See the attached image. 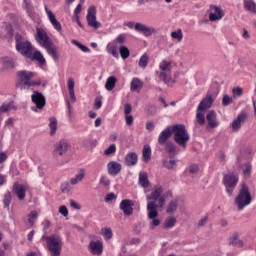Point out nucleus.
I'll list each match as a JSON object with an SVG mask.
<instances>
[{
    "label": "nucleus",
    "mask_w": 256,
    "mask_h": 256,
    "mask_svg": "<svg viewBox=\"0 0 256 256\" xmlns=\"http://www.w3.org/2000/svg\"><path fill=\"white\" fill-rule=\"evenodd\" d=\"M18 79L16 80L15 87L20 91H29L31 87H37L41 85V80H32L35 77V73L27 70H20L17 72Z\"/></svg>",
    "instance_id": "f257e3e1"
},
{
    "label": "nucleus",
    "mask_w": 256,
    "mask_h": 256,
    "mask_svg": "<svg viewBox=\"0 0 256 256\" xmlns=\"http://www.w3.org/2000/svg\"><path fill=\"white\" fill-rule=\"evenodd\" d=\"M42 240L46 241L48 251L50 256H61V251L63 249V240L57 234L51 236H42Z\"/></svg>",
    "instance_id": "f03ea898"
},
{
    "label": "nucleus",
    "mask_w": 256,
    "mask_h": 256,
    "mask_svg": "<svg viewBox=\"0 0 256 256\" xmlns=\"http://www.w3.org/2000/svg\"><path fill=\"white\" fill-rule=\"evenodd\" d=\"M172 134L174 135L175 143H177V145L185 149V147H187V143H189V140L191 139V137L189 136V132H187V129L185 128V125H173Z\"/></svg>",
    "instance_id": "7ed1b4c3"
},
{
    "label": "nucleus",
    "mask_w": 256,
    "mask_h": 256,
    "mask_svg": "<svg viewBox=\"0 0 256 256\" xmlns=\"http://www.w3.org/2000/svg\"><path fill=\"white\" fill-rule=\"evenodd\" d=\"M251 193L249 192V187L246 184H242V187L239 191L238 196L235 198V203L238 207V211H241L247 207V205H251Z\"/></svg>",
    "instance_id": "20e7f679"
},
{
    "label": "nucleus",
    "mask_w": 256,
    "mask_h": 256,
    "mask_svg": "<svg viewBox=\"0 0 256 256\" xmlns=\"http://www.w3.org/2000/svg\"><path fill=\"white\" fill-rule=\"evenodd\" d=\"M15 43L16 51H18V53H21L23 57H31V53H33V44L27 40H24L21 34L15 35Z\"/></svg>",
    "instance_id": "39448f33"
},
{
    "label": "nucleus",
    "mask_w": 256,
    "mask_h": 256,
    "mask_svg": "<svg viewBox=\"0 0 256 256\" xmlns=\"http://www.w3.org/2000/svg\"><path fill=\"white\" fill-rule=\"evenodd\" d=\"M157 209H159V206L154 201L147 203L148 219H152L150 223V229L152 230L161 225V220L157 218L159 216Z\"/></svg>",
    "instance_id": "423d86ee"
},
{
    "label": "nucleus",
    "mask_w": 256,
    "mask_h": 256,
    "mask_svg": "<svg viewBox=\"0 0 256 256\" xmlns=\"http://www.w3.org/2000/svg\"><path fill=\"white\" fill-rule=\"evenodd\" d=\"M125 27H128L129 29H135L138 33H142L144 37H151L153 33H157V30L154 27H149L143 23H135V22H126L124 23Z\"/></svg>",
    "instance_id": "0eeeda50"
},
{
    "label": "nucleus",
    "mask_w": 256,
    "mask_h": 256,
    "mask_svg": "<svg viewBox=\"0 0 256 256\" xmlns=\"http://www.w3.org/2000/svg\"><path fill=\"white\" fill-rule=\"evenodd\" d=\"M222 183L226 188V193L231 197L233 195V191H235V187H237V183H239V177L233 173L224 174Z\"/></svg>",
    "instance_id": "6e6552de"
},
{
    "label": "nucleus",
    "mask_w": 256,
    "mask_h": 256,
    "mask_svg": "<svg viewBox=\"0 0 256 256\" xmlns=\"http://www.w3.org/2000/svg\"><path fill=\"white\" fill-rule=\"evenodd\" d=\"M163 194V187L157 186L155 189L151 192L150 195L146 197V200L148 203H151V201H154L157 203L158 201V209H163L165 207V196Z\"/></svg>",
    "instance_id": "1a4fd4ad"
},
{
    "label": "nucleus",
    "mask_w": 256,
    "mask_h": 256,
    "mask_svg": "<svg viewBox=\"0 0 256 256\" xmlns=\"http://www.w3.org/2000/svg\"><path fill=\"white\" fill-rule=\"evenodd\" d=\"M31 101L34 103L35 106L31 107V111H35L37 113V109H43L45 105H47V99L43 93L35 90L31 96Z\"/></svg>",
    "instance_id": "9d476101"
},
{
    "label": "nucleus",
    "mask_w": 256,
    "mask_h": 256,
    "mask_svg": "<svg viewBox=\"0 0 256 256\" xmlns=\"http://www.w3.org/2000/svg\"><path fill=\"white\" fill-rule=\"evenodd\" d=\"M35 41L40 45V47H47L53 45L51 38L47 35V32L43 28H36Z\"/></svg>",
    "instance_id": "9b49d317"
},
{
    "label": "nucleus",
    "mask_w": 256,
    "mask_h": 256,
    "mask_svg": "<svg viewBox=\"0 0 256 256\" xmlns=\"http://www.w3.org/2000/svg\"><path fill=\"white\" fill-rule=\"evenodd\" d=\"M86 19L89 27H92L93 29H99V27H101L100 22L97 21V8L95 6H90L88 8Z\"/></svg>",
    "instance_id": "f8f14e48"
},
{
    "label": "nucleus",
    "mask_w": 256,
    "mask_h": 256,
    "mask_svg": "<svg viewBox=\"0 0 256 256\" xmlns=\"http://www.w3.org/2000/svg\"><path fill=\"white\" fill-rule=\"evenodd\" d=\"M68 149L69 143L67 142V140H60L54 145L53 158L59 159V157H62V155H65V153H67Z\"/></svg>",
    "instance_id": "ddd939ff"
},
{
    "label": "nucleus",
    "mask_w": 256,
    "mask_h": 256,
    "mask_svg": "<svg viewBox=\"0 0 256 256\" xmlns=\"http://www.w3.org/2000/svg\"><path fill=\"white\" fill-rule=\"evenodd\" d=\"M133 205H135L133 200L124 199L120 202L119 209L123 211L125 217H131L133 215Z\"/></svg>",
    "instance_id": "4468645a"
},
{
    "label": "nucleus",
    "mask_w": 256,
    "mask_h": 256,
    "mask_svg": "<svg viewBox=\"0 0 256 256\" xmlns=\"http://www.w3.org/2000/svg\"><path fill=\"white\" fill-rule=\"evenodd\" d=\"M171 135H173L172 126L166 127L158 136V145L163 146L166 143H169V139H171Z\"/></svg>",
    "instance_id": "2eb2a0df"
},
{
    "label": "nucleus",
    "mask_w": 256,
    "mask_h": 256,
    "mask_svg": "<svg viewBox=\"0 0 256 256\" xmlns=\"http://www.w3.org/2000/svg\"><path fill=\"white\" fill-rule=\"evenodd\" d=\"M13 193L18 197L19 201H24L27 193V186L15 182L12 187Z\"/></svg>",
    "instance_id": "dca6fc26"
},
{
    "label": "nucleus",
    "mask_w": 256,
    "mask_h": 256,
    "mask_svg": "<svg viewBox=\"0 0 256 256\" xmlns=\"http://www.w3.org/2000/svg\"><path fill=\"white\" fill-rule=\"evenodd\" d=\"M108 169V175H112V177H115L121 173V169H123V166H121V163L117 161H110L107 164Z\"/></svg>",
    "instance_id": "f3484780"
},
{
    "label": "nucleus",
    "mask_w": 256,
    "mask_h": 256,
    "mask_svg": "<svg viewBox=\"0 0 256 256\" xmlns=\"http://www.w3.org/2000/svg\"><path fill=\"white\" fill-rule=\"evenodd\" d=\"M210 9H213L214 12H211L209 14V20L210 21H219L225 17V12H223V9L219 6L211 5Z\"/></svg>",
    "instance_id": "a211bd4d"
},
{
    "label": "nucleus",
    "mask_w": 256,
    "mask_h": 256,
    "mask_svg": "<svg viewBox=\"0 0 256 256\" xmlns=\"http://www.w3.org/2000/svg\"><path fill=\"white\" fill-rule=\"evenodd\" d=\"M89 251L92 255H101L103 253V242L99 240L91 241L89 243Z\"/></svg>",
    "instance_id": "6ab92c4d"
},
{
    "label": "nucleus",
    "mask_w": 256,
    "mask_h": 256,
    "mask_svg": "<svg viewBox=\"0 0 256 256\" xmlns=\"http://www.w3.org/2000/svg\"><path fill=\"white\" fill-rule=\"evenodd\" d=\"M240 236L241 234H239V232L232 233L231 236L228 238L229 245H231L232 247H243L245 243L243 242V240L239 239Z\"/></svg>",
    "instance_id": "aec40b11"
},
{
    "label": "nucleus",
    "mask_w": 256,
    "mask_h": 256,
    "mask_svg": "<svg viewBox=\"0 0 256 256\" xmlns=\"http://www.w3.org/2000/svg\"><path fill=\"white\" fill-rule=\"evenodd\" d=\"M45 11L48 15V19L50 21V23L53 25L54 29H56V31L61 32L62 31V27H61V22H59V20H57V18L55 17V14H53V12L51 10H49V8L45 7Z\"/></svg>",
    "instance_id": "412c9836"
},
{
    "label": "nucleus",
    "mask_w": 256,
    "mask_h": 256,
    "mask_svg": "<svg viewBox=\"0 0 256 256\" xmlns=\"http://www.w3.org/2000/svg\"><path fill=\"white\" fill-rule=\"evenodd\" d=\"M139 161V156L135 152H129L124 158V163L127 167H135Z\"/></svg>",
    "instance_id": "4be33fe9"
},
{
    "label": "nucleus",
    "mask_w": 256,
    "mask_h": 256,
    "mask_svg": "<svg viewBox=\"0 0 256 256\" xmlns=\"http://www.w3.org/2000/svg\"><path fill=\"white\" fill-rule=\"evenodd\" d=\"M247 119L246 113H240L237 118L232 122L231 127L233 131H239L241 129V124L245 123V120Z\"/></svg>",
    "instance_id": "5701e85b"
},
{
    "label": "nucleus",
    "mask_w": 256,
    "mask_h": 256,
    "mask_svg": "<svg viewBox=\"0 0 256 256\" xmlns=\"http://www.w3.org/2000/svg\"><path fill=\"white\" fill-rule=\"evenodd\" d=\"M211 105H213V97L211 95L206 96L199 103L197 111H206V109H210Z\"/></svg>",
    "instance_id": "b1692460"
},
{
    "label": "nucleus",
    "mask_w": 256,
    "mask_h": 256,
    "mask_svg": "<svg viewBox=\"0 0 256 256\" xmlns=\"http://www.w3.org/2000/svg\"><path fill=\"white\" fill-rule=\"evenodd\" d=\"M206 119L211 129H215V127L219 126V122H217V114L215 113V111L210 110L206 115Z\"/></svg>",
    "instance_id": "393cba45"
},
{
    "label": "nucleus",
    "mask_w": 256,
    "mask_h": 256,
    "mask_svg": "<svg viewBox=\"0 0 256 256\" xmlns=\"http://www.w3.org/2000/svg\"><path fill=\"white\" fill-rule=\"evenodd\" d=\"M162 147H164V150L168 153L170 159L175 157L177 153V146L173 142H166Z\"/></svg>",
    "instance_id": "a878e982"
},
{
    "label": "nucleus",
    "mask_w": 256,
    "mask_h": 256,
    "mask_svg": "<svg viewBox=\"0 0 256 256\" xmlns=\"http://www.w3.org/2000/svg\"><path fill=\"white\" fill-rule=\"evenodd\" d=\"M27 59H31V61H38L40 65H45L46 60L41 51L36 50L34 53H31V56H28Z\"/></svg>",
    "instance_id": "bb28decb"
},
{
    "label": "nucleus",
    "mask_w": 256,
    "mask_h": 256,
    "mask_svg": "<svg viewBox=\"0 0 256 256\" xmlns=\"http://www.w3.org/2000/svg\"><path fill=\"white\" fill-rule=\"evenodd\" d=\"M130 89L131 91H137L139 93V91L143 89V81L139 78H133L130 83Z\"/></svg>",
    "instance_id": "cd10ccee"
},
{
    "label": "nucleus",
    "mask_w": 256,
    "mask_h": 256,
    "mask_svg": "<svg viewBox=\"0 0 256 256\" xmlns=\"http://www.w3.org/2000/svg\"><path fill=\"white\" fill-rule=\"evenodd\" d=\"M138 181L143 189H147V187H149V177L147 176V172H140Z\"/></svg>",
    "instance_id": "c85d7f7f"
},
{
    "label": "nucleus",
    "mask_w": 256,
    "mask_h": 256,
    "mask_svg": "<svg viewBox=\"0 0 256 256\" xmlns=\"http://www.w3.org/2000/svg\"><path fill=\"white\" fill-rule=\"evenodd\" d=\"M48 55H51L54 61H59V55L57 54V47L53 46V44H48L47 47H45Z\"/></svg>",
    "instance_id": "c756f323"
},
{
    "label": "nucleus",
    "mask_w": 256,
    "mask_h": 256,
    "mask_svg": "<svg viewBox=\"0 0 256 256\" xmlns=\"http://www.w3.org/2000/svg\"><path fill=\"white\" fill-rule=\"evenodd\" d=\"M4 69H15V60L11 57H5L2 60Z\"/></svg>",
    "instance_id": "7c9ffc66"
},
{
    "label": "nucleus",
    "mask_w": 256,
    "mask_h": 256,
    "mask_svg": "<svg viewBox=\"0 0 256 256\" xmlns=\"http://www.w3.org/2000/svg\"><path fill=\"white\" fill-rule=\"evenodd\" d=\"M116 84H117V78L115 76H110L106 80L105 89H107V91H113V89H115Z\"/></svg>",
    "instance_id": "2f4dec72"
},
{
    "label": "nucleus",
    "mask_w": 256,
    "mask_h": 256,
    "mask_svg": "<svg viewBox=\"0 0 256 256\" xmlns=\"http://www.w3.org/2000/svg\"><path fill=\"white\" fill-rule=\"evenodd\" d=\"M11 201H13V195L11 194L10 191H7L4 194V197L2 200L5 209H9V207L11 206Z\"/></svg>",
    "instance_id": "473e14b6"
},
{
    "label": "nucleus",
    "mask_w": 256,
    "mask_h": 256,
    "mask_svg": "<svg viewBox=\"0 0 256 256\" xmlns=\"http://www.w3.org/2000/svg\"><path fill=\"white\" fill-rule=\"evenodd\" d=\"M142 155H143L144 162L149 163V161H151V146L144 145Z\"/></svg>",
    "instance_id": "72a5a7b5"
},
{
    "label": "nucleus",
    "mask_w": 256,
    "mask_h": 256,
    "mask_svg": "<svg viewBox=\"0 0 256 256\" xmlns=\"http://www.w3.org/2000/svg\"><path fill=\"white\" fill-rule=\"evenodd\" d=\"M176 224L177 218H175L174 216H170L164 222V229H173V227H175Z\"/></svg>",
    "instance_id": "f704fd0d"
},
{
    "label": "nucleus",
    "mask_w": 256,
    "mask_h": 256,
    "mask_svg": "<svg viewBox=\"0 0 256 256\" xmlns=\"http://www.w3.org/2000/svg\"><path fill=\"white\" fill-rule=\"evenodd\" d=\"M162 165H163V167H165V169H175V167H177V160L163 159Z\"/></svg>",
    "instance_id": "c9c22d12"
},
{
    "label": "nucleus",
    "mask_w": 256,
    "mask_h": 256,
    "mask_svg": "<svg viewBox=\"0 0 256 256\" xmlns=\"http://www.w3.org/2000/svg\"><path fill=\"white\" fill-rule=\"evenodd\" d=\"M177 207H179V204H177V200H172L167 206L166 213L168 215H173L175 211H177Z\"/></svg>",
    "instance_id": "e433bc0d"
},
{
    "label": "nucleus",
    "mask_w": 256,
    "mask_h": 256,
    "mask_svg": "<svg viewBox=\"0 0 256 256\" xmlns=\"http://www.w3.org/2000/svg\"><path fill=\"white\" fill-rule=\"evenodd\" d=\"M83 145L89 149H95V147H97V139L86 138L83 140Z\"/></svg>",
    "instance_id": "4c0bfd02"
},
{
    "label": "nucleus",
    "mask_w": 256,
    "mask_h": 256,
    "mask_svg": "<svg viewBox=\"0 0 256 256\" xmlns=\"http://www.w3.org/2000/svg\"><path fill=\"white\" fill-rule=\"evenodd\" d=\"M49 121L50 135H55L57 133V118L51 117Z\"/></svg>",
    "instance_id": "58836bf2"
},
{
    "label": "nucleus",
    "mask_w": 256,
    "mask_h": 256,
    "mask_svg": "<svg viewBox=\"0 0 256 256\" xmlns=\"http://www.w3.org/2000/svg\"><path fill=\"white\" fill-rule=\"evenodd\" d=\"M119 53L122 59H129L131 55V51L129 50V48H127V46H121L119 49Z\"/></svg>",
    "instance_id": "ea45409f"
},
{
    "label": "nucleus",
    "mask_w": 256,
    "mask_h": 256,
    "mask_svg": "<svg viewBox=\"0 0 256 256\" xmlns=\"http://www.w3.org/2000/svg\"><path fill=\"white\" fill-rule=\"evenodd\" d=\"M139 67H141L142 69H145V67H147V65H149V55L147 54H143L138 62Z\"/></svg>",
    "instance_id": "a19ab883"
},
{
    "label": "nucleus",
    "mask_w": 256,
    "mask_h": 256,
    "mask_svg": "<svg viewBox=\"0 0 256 256\" xmlns=\"http://www.w3.org/2000/svg\"><path fill=\"white\" fill-rule=\"evenodd\" d=\"M72 44L76 45V47L78 49H80L83 53H91V49H89V47L81 44L79 41L77 40H72Z\"/></svg>",
    "instance_id": "79ce46f5"
},
{
    "label": "nucleus",
    "mask_w": 256,
    "mask_h": 256,
    "mask_svg": "<svg viewBox=\"0 0 256 256\" xmlns=\"http://www.w3.org/2000/svg\"><path fill=\"white\" fill-rule=\"evenodd\" d=\"M243 173L246 177H249L251 175L252 171V166L251 162H246L245 164L242 165Z\"/></svg>",
    "instance_id": "37998d69"
},
{
    "label": "nucleus",
    "mask_w": 256,
    "mask_h": 256,
    "mask_svg": "<svg viewBox=\"0 0 256 256\" xmlns=\"http://www.w3.org/2000/svg\"><path fill=\"white\" fill-rule=\"evenodd\" d=\"M172 39H177V41H183V30L178 29L177 31H174L171 33Z\"/></svg>",
    "instance_id": "c03bdc74"
},
{
    "label": "nucleus",
    "mask_w": 256,
    "mask_h": 256,
    "mask_svg": "<svg viewBox=\"0 0 256 256\" xmlns=\"http://www.w3.org/2000/svg\"><path fill=\"white\" fill-rule=\"evenodd\" d=\"M117 152V146L115 144H111L105 151L104 155H114Z\"/></svg>",
    "instance_id": "a18cd8bd"
},
{
    "label": "nucleus",
    "mask_w": 256,
    "mask_h": 256,
    "mask_svg": "<svg viewBox=\"0 0 256 256\" xmlns=\"http://www.w3.org/2000/svg\"><path fill=\"white\" fill-rule=\"evenodd\" d=\"M231 103H233V98H231L229 95H224L222 98L223 107H228V105H231Z\"/></svg>",
    "instance_id": "49530a36"
},
{
    "label": "nucleus",
    "mask_w": 256,
    "mask_h": 256,
    "mask_svg": "<svg viewBox=\"0 0 256 256\" xmlns=\"http://www.w3.org/2000/svg\"><path fill=\"white\" fill-rule=\"evenodd\" d=\"M38 215H37V211H32L29 215H28V223H30L31 225H35V219H37Z\"/></svg>",
    "instance_id": "de8ad7c7"
},
{
    "label": "nucleus",
    "mask_w": 256,
    "mask_h": 256,
    "mask_svg": "<svg viewBox=\"0 0 256 256\" xmlns=\"http://www.w3.org/2000/svg\"><path fill=\"white\" fill-rule=\"evenodd\" d=\"M159 79L160 81H163V83H169L171 81V76L167 75L165 72H160Z\"/></svg>",
    "instance_id": "09e8293b"
},
{
    "label": "nucleus",
    "mask_w": 256,
    "mask_h": 256,
    "mask_svg": "<svg viewBox=\"0 0 256 256\" xmlns=\"http://www.w3.org/2000/svg\"><path fill=\"white\" fill-rule=\"evenodd\" d=\"M196 119H197L199 125H205V115H203V113L199 112V110L196 114Z\"/></svg>",
    "instance_id": "8fccbe9b"
},
{
    "label": "nucleus",
    "mask_w": 256,
    "mask_h": 256,
    "mask_svg": "<svg viewBox=\"0 0 256 256\" xmlns=\"http://www.w3.org/2000/svg\"><path fill=\"white\" fill-rule=\"evenodd\" d=\"M103 237L104 239H112L113 237V230H111V228H106L103 232Z\"/></svg>",
    "instance_id": "3c124183"
},
{
    "label": "nucleus",
    "mask_w": 256,
    "mask_h": 256,
    "mask_svg": "<svg viewBox=\"0 0 256 256\" xmlns=\"http://www.w3.org/2000/svg\"><path fill=\"white\" fill-rule=\"evenodd\" d=\"M100 184L103 185L104 187H109L111 185V180H109L107 176H101Z\"/></svg>",
    "instance_id": "603ef678"
},
{
    "label": "nucleus",
    "mask_w": 256,
    "mask_h": 256,
    "mask_svg": "<svg viewBox=\"0 0 256 256\" xmlns=\"http://www.w3.org/2000/svg\"><path fill=\"white\" fill-rule=\"evenodd\" d=\"M232 93L234 97H241V95H243V88L241 87L233 88Z\"/></svg>",
    "instance_id": "864d4df0"
},
{
    "label": "nucleus",
    "mask_w": 256,
    "mask_h": 256,
    "mask_svg": "<svg viewBox=\"0 0 256 256\" xmlns=\"http://www.w3.org/2000/svg\"><path fill=\"white\" fill-rule=\"evenodd\" d=\"M59 213H60V215H63V217H68L69 216V210L67 209V206H65V205L60 206Z\"/></svg>",
    "instance_id": "5fc2aeb1"
},
{
    "label": "nucleus",
    "mask_w": 256,
    "mask_h": 256,
    "mask_svg": "<svg viewBox=\"0 0 256 256\" xmlns=\"http://www.w3.org/2000/svg\"><path fill=\"white\" fill-rule=\"evenodd\" d=\"M114 199H117V196L115 195V193L111 192L106 195L104 201L105 203H110V201H113Z\"/></svg>",
    "instance_id": "6e6d98bb"
},
{
    "label": "nucleus",
    "mask_w": 256,
    "mask_h": 256,
    "mask_svg": "<svg viewBox=\"0 0 256 256\" xmlns=\"http://www.w3.org/2000/svg\"><path fill=\"white\" fill-rule=\"evenodd\" d=\"M189 172L193 175H196V173H199V166L197 164H192L189 166Z\"/></svg>",
    "instance_id": "4d7b16f0"
},
{
    "label": "nucleus",
    "mask_w": 256,
    "mask_h": 256,
    "mask_svg": "<svg viewBox=\"0 0 256 256\" xmlns=\"http://www.w3.org/2000/svg\"><path fill=\"white\" fill-rule=\"evenodd\" d=\"M155 113H157V107H155L154 105H149L147 107V114L148 115H155Z\"/></svg>",
    "instance_id": "13d9d810"
},
{
    "label": "nucleus",
    "mask_w": 256,
    "mask_h": 256,
    "mask_svg": "<svg viewBox=\"0 0 256 256\" xmlns=\"http://www.w3.org/2000/svg\"><path fill=\"white\" fill-rule=\"evenodd\" d=\"M75 178L79 181H83L85 178V169H80V172L76 174Z\"/></svg>",
    "instance_id": "bf43d9fd"
},
{
    "label": "nucleus",
    "mask_w": 256,
    "mask_h": 256,
    "mask_svg": "<svg viewBox=\"0 0 256 256\" xmlns=\"http://www.w3.org/2000/svg\"><path fill=\"white\" fill-rule=\"evenodd\" d=\"M171 64L169 63V62H167V61H162L161 63H160V69H162V71H169V66H170Z\"/></svg>",
    "instance_id": "052dcab7"
},
{
    "label": "nucleus",
    "mask_w": 256,
    "mask_h": 256,
    "mask_svg": "<svg viewBox=\"0 0 256 256\" xmlns=\"http://www.w3.org/2000/svg\"><path fill=\"white\" fill-rule=\"evenodd\" d=\"M60 189L62 193H69V182L62 183Z\"/></svg>",
    "instance_id": "680f3d73"
},
{
    "label": "nucleus",
    "mask_w": 256,
    "mask_h": 256,
    "mask_svg": "<svg viewBox=\"0 0 256 256\" xmlns=\"http://www.w3.org/2000/svg\"><path fill=\"white\" fill-rule=\"evenodd\" d=\"M81 9H83L82 4H78L76 8L74 9V18H78L79 14L81 13Z\"/></svg>",
    "instance_id": "e2e57ef3"
},
{
    "label": "nucleus",
    "mask_w": 256,
    "mask_h": 256,
    "mask_svg": "<svg viewBox=\"0 0 256 256\" xmlns=\"http://www.w3.org/2000/svg\"><path fill=\"white\" fill-rule=\"evenodd\" d=\"M126 39L127 38L125 37V34H120L116 38V43H119L120 45H123V43H125Z\"/></svg>",
    "instance_id": "0e129e2a"
},
{
    "label": "nucleus",
    "mask_w": 256,
    "mask_h": 256,
    "mask_svg": "<svg viewBox=\"0 0 256 256\" xmlns=\"http://www.w3.org/2000/svg\"><path fill=\"white\" fill-rule=\"evenodd\" d=\"M70 207H72V209H76V210H80L81 209V205H79L77 202H75V200L71 199L70 200Z\"/></svg>",
    "instance_id": "69168bd1"
},
{
    "label": "nucleus",
    "mask_w": 256,
    "mask_h": 256,
    "mask_svg": "<svg viewBox=\"0 0 256 256\" xmlns=\"http://www.w3.org/2000/svg\"><path fill=\"white\" fill-rule=\"evenodd\" d=\"M132 110H133V108L131 107V104L126 103L124 105V113H125V115H129Z\"/></svg>",
    "instance_id": "338daca9"
},
{
    "label": "nucleus",
    "mask_w": 256,
    "mask_h": 256,
    "mask_svg": "<svg viewBox=\"0 0 256 256\" xmlns=\"http://www.w3.org/2000/svg\"><path fill=\"white\" fill-rule=\"evenodd\" d=\"M126 125L131 126L133 125V115H125Z\"/></svg>",
    "instance_id": "774afa93"
}]
</instances>
